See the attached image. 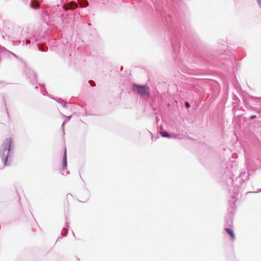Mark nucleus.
Masks as SVG:
<instances>
[{"mask_svg": "<svg viewBox=\"0 0 261 261\" xmlns=\"http://www.w3.org/2000/svg\"><path fill=\"white\" fill-rule=\"evenodd\" d=\"M63 167L65 168L67 166V153H66V149H65L64 150V157H63Z\"/></svg>", "mask_w": 261, "mask_h": 261, "instance_id": "20e7f679", "label": "nucleus"}, {"mask_svg": "<svg viewBox=\"0 0 261 261\" xmlns=\"http://www.w3.org/2000/svg\"><path fill=\"white\" fill-rule=\"evenodd\" d=\"M256 117V116L255 115H252L251 117H250V119H254Z\"/></svg>", "mask_w": 261, "mask_h": 261, "instance_id": "9d476101", "label": "nucleus"}, {"mask_svg": "<svg viewBox=\"0 0 261 261\" xmlns=\"http://www.w3.org/2000/svg\"><path fill=\"white\" fill-rule=\"evenodd\" d=\"M186 106L187 108H189L190 107V105L188 102H186Z\"/></svg>", "mask_w": 261, "mask_h": 261, "instance_id": "1a4fd4ad", "label": "nucleus"}, {"mask_svg": "<svg viewBox=\"0 0 261 261\" xmlns=\"http://www.w3.org/2000/svg\"><path fill=\"white\" fill-rule=\"evenodd\" d=\"M79 2L81 7H86L88 5V2L86 0H79Z\"/></svg>", "mask_w": 261, "mask_h": 261, "instance_id": "39448f33", "label": "nucleus"}, {"mask_svg": "<svg viewBox=\"0 0 261 261\" xmlns=\"http://www.w3.org/2000/svg\"><path fill=\"white\" fill-rule=\"evenodd\" d=\"M225 230L226 231V232L230 236L231 238L232 239H235V236H234V234L233 232V231L229 229V228H225Z\"/></svg>", "mask_w": 261, "mask_h": 261, "instance_id": "423d86ee", "label": "nucleus"}, {"mask_svg": "<svg viewBox=\"0 0 261 261\" xmlns=\"http://www.w3.org/2000/svg\"><path fill=\"white\" fill-rule=\"evenodd\" d=\"M160 134L163 137H169V135L168 134V133H167L166 132H160Z\"/></svg>", "mask_w": 261, "mask_h": 261, "instance_id": "6e6552de", "label": "nucleus"}, {"mask_svg": "<svg viewBox=\"0 0 261 261\" xmlns=\"http://www.w3.org/2000/svg\"><path fill=\"white\" fill-rule=\"evenodd\" d=\"M132 89L134 92L137 93L139 95L149 97V88L147 86L134 84L132 86Z\"/></svg>", "mask_w": 261, "mask_h": 261, "instance_id": "f03ea898", "label": "nucleus"}, {"mask_svg": "<svg viewBox=\"0 0 261 261\" xmlns=\"http://www.w3.org/2000/svg\"><path fill=\"white\" fill-rule=\"evenodd\" d=\"M77 7V4L74 2H70L68 5H65L63 8L65 10L74 9Z\"/></svg>", "mask_w": 261, "mask_h": 261, "instance_id": "7ed1b4c3", "label": "nucleus"}, {"mask_svg": "<svg viewBox=\"0 0 261 261\" xmlns=\"http://www.w3.org/2000/svg\"><path fill=\"white\" fill-rule=\"evenodd\" d=\"M11 143V139H6L3 142L0 150V155L5 166L7 165V159L9 155Z\"/></svg>", "mask_w": 261, "mask_h": 261, "instance_id": "f257e3e1", "label": "nucleus"}, {"mask_svg": "<svg viewBox=\"0 0 261 261\" xmlns=\"http://www.w3.org/2000/svg\"><path fill=\"white\" fill-rule=\"evenodd\" d=\"M259 3H261V0H260V1H259Z\"/></svg>", "mask_w": 261, "mask_h": 261, "instance_id": "9b49d317", "label": "nucleus"}, {"mask_svg": "<svg viewBox=\"0 0 261 261\" xmlns=\"http://www.w3.org/2000/svg\"><path fill=\"white\" fill-rule=\"evenodd\" d=\"M31 7L34 9L38 8L39 7V4L35 0L31 3Z\"/></svg>", "mask_w": 261, "mask_h": 261, "instance_id": "0eeeda50", "label": "nucleus"}]
</instances>
